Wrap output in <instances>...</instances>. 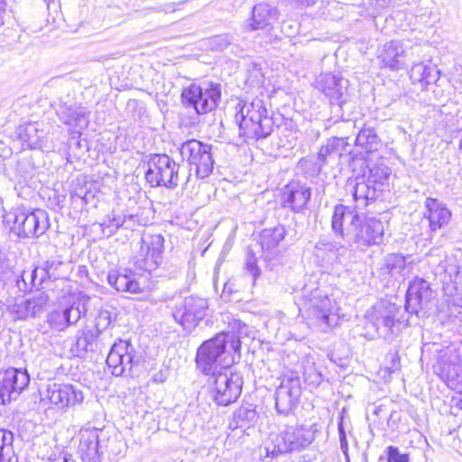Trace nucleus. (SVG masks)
Masks as SVG:
<instances>
[{"mask_svg": "<svg viewBox=\"0 0 462 462\" xmlns=\"http://www.w3.org/2000/svg\"><path fill=\"white\" fill-rule=\"evenodd\" d=\"M246 331L247 326L245 323L236 321L231 330L221 332L205 341L197 351L198 368L205 374L229 368L240 358L241 337Z\"/></svg>", "mask_w": 462, "mask_h": 462, "instance_id": "f257e3e1", "label": "nucleus"}, {"mask_svg": "<svg viewBox=\"0 0 462 462\" xmlns=\"http://www.w3.org/2000/svg\"><path fill=\"white\" fill-rule=\"evenodd\" d=\"M331 227L350 245L363 248L383 242L384 224L370 217L363 222L359 215L351 208L339 204L334 208Z\"/></svg>", "mask_w": 462, "mask_h": 462, "instance_id": "f03ea898", "label": "nucleus"}, {"mask_svg": "<svg viewBox=\"0 0 462 462\" xmlns=\"http://www.w3.org/2000/svg\"><path fill=\"white\" fill-rule=\"evenodd\" d=\"M304 289L301 307L300 310L307 320V324L320 332L330 331L338 321L336 302L333 298L315 289L309 293Z\"/></svg>", "mask_w": 462, "mask_h": 462, "instance_id": "7ed1b4c3", "label": "nucleus"}, {"mask_svg": "<svg viewBox=\"0 0 462 462\" xmlns=\"http://www.w3.org/2000/svg\"><path fill=\"white\" fill-rule=\"evenodd\" d=\"M314 438V430L311 428L288 426L278 434H271L264 448L267 456L275 457L305 448L312 443Z\"/></svg>", "mask_w": 462, "mask_h": 462, "instance_id": "20e7f679", "label": "nucleus"}, {"mask_svg": "<svg viewBox=\"0 0 462 462\" xmlns=\"http://www.w3.org/2000/svg\"><path fill=\"white\" fill-rule=\"evenodd\" d=\"M4 220L21 237H39L50 226L48 213L43 209L14 208L4 216Z\"/></svg>", "mask_w": 462, "mask_h": 462, "instance_id": "39448f33", "label": "nucleus"}, {"mask_svg": "<svg viewBox=\"0 0 462 462\" xmlns=\"http://www.w3.org/2000/svg\"><path fill=\"white\" fill-rule=\"evenodd\" d=\"M221 98V88L217 83L203 82L192 84L183 90L182 103L185 106L193 108L197 114H207L215 109Z\"/></svg>", "mask_w": 462, "mask_h": 462, "instance_id": "423d86ee", "label": "nucleus"}, {"mask_svg": "<svg viewBox=\"0 0 462 462\" xmlns=\"http://www.w3.org/2000/svg\"><path fill=\"white\" fill-rule=\"evenodd\" d=\"M145 171V180L152 187L174 189L179 184L180 165L166 154H152Z\"/></svg>", "mask_w": 462, "mask_h": 462, "instance_id": "0eeeda50", "label": "nucleus"}, {"mask_svg": "<svg viewBox=\"0 0 462 462\" xmlns=\"http://www.w3.org/2000/svg\"><path fill=\"white\" fill-rule=\"evenodd\" d=\"M211 145L196 139L184 142L180 147L183 161L189 165V171H195L197 179H205L210 175L214 168Z\"/></svg>", "mask_w": 462, "mask_h": 462, "instance_id": "6e6552de", "label": "nucleus"}, {"mask_svg": "<svg viewBox=\"0 0 462 462\" xmlns=\"http://www.w3.org/2000/svg\"><path fill=\"white\" fill-rule=\"evenodd\" d=\"M243 383L242 375L228 371V368L212 374L209 386L213 400L222 406L236 402L241 394Z\"/></svg>", "mask_w": 462, "mask_h": 462, "instance_id": "1a4fd4ad", "label": "nucleus"}, {"mask_svg": "<svg viewBox=\"0 0 462 462\" xmlns=\"http://www.w3.org/2000/svg\"><path fill=\"white\" fill-rule=\"evenodd\" d=\"M433 369L450 389L462 393V359L454 345L439 351Z\"/></svg>", "mask_w": 462, "mask_h": 462, "instance_id": "9d476101", "label": "nucleus"}, {"mask_svg": "<svg viewBox=\"0 0 462 462\" xmlns=\"http://www.w3.org/2000/svg\"><path fill=\"white\" fill-rule=\"evenodd\" d=\"M436 306L435 294L430 282L422 278H415L409 284L406 292L405 310L417 317H428Z\"/></svg>", "mask_w": 462, "mask_h": 462, "instance_id": "9b49d317", "label": "nucleus"}, {"mask_svg": "<svg viewBox=\"0 0 462 462\" xmlns=\"http://www.w3.org/2000/svg\"><path fill=\"white\" fill-rule=\"evenodd\" d=\"M399 308L390 301H381L374 307L372 323L378 335L386 340H393L401 332L402 322L396 318Z\"/></svg>", "mask_w": 462, "mask_h": 462, "instance_id": "f8f14e48", "label": "nucleus"}, {"mask_svg": "<svg viewBox=\"0 0 462 462\" xmlns=\"http://www.w3.org/2000/svg\"><path fill=\"white\" fill-rule=\"evenodd\" d=\"M42 402L48 401L56 409L65 411L84 400L83 393L70 383H48L41 392Z\"/></svg>", "mask_w": 462, "mask_h": 462, "instance_id": "ddd939ff", "label": "nucleus"}, {"mask_svg": "<svg viewBox=\"0 0 462 462\" xmlns=\"http://www.w3.org/2000/svg\"><path fill=\"white\" fill-rule=\"evenodd\" d=\"M208 308V304L206 299L189 296L176 306L172 316L184 329L190 331L206 317Z\"/></svg>", "mask_w": 462, "mask_h": 462, "instance_id": "4468645a", "label": "nucleus"}, {"mask_svg": "<svg viewBox=\"0 0 462 462\" xmlns=\"http://www.w3.org/2000/svg\"><path fill=\"white\" fill-rule=\"evenodd\" d=\"M301 394L300 377L291 373L282 380L275 392V407L279 413L288 414L296 408Z\"/></svg>", "mask_w": 462, "mask_h": 462, "instance_id": "2eb2a0df", "label": "nucleus"}, {"mask_svg": "<svg viewBox=\"0 0 462 462\" xmlns=\"http://www.w3.org/2000/svg\"><path fill=\"white\" fill-rule=\"evenodd\" d=\"M30 376L26 370L10 367L0 372V397L4 404L15 400L28 386Z\"/></svg>", "mask_w": 462, "mask_h": 462, "instance_id": "dca6fc26", "label": "nucleus"}, {"mask_svg": "<svg viewBox=\"0 0 462 462\" xmlns=\"http://www.w3.org/2000/svg\"><path fill=\"white\" fill-rule=\"evenodd\" d=\"M134 346L123 340L115 342L106 356V364L113 375L120 376L126 370H131L134 363Z\"/></svg>", "mask_w": 462, "mask_h": 462, "instance_id": "f3484780", "label": "nucleus"}, {"mask_svg": "<svg viewBox=\"0 0 462 462\" xmlns=\"http://www.w3.org/2000/svg\"><path fill=\"white\" fill-rule=\"evenodd\" d=\"M102 430L97 428L81 429L79 433L78 453L84 462H98L102 446Z\"/></svg>", "mask_w": 462, "mask_h": 462, "instance_id": "a211bd4d", "label": "nucleus"}, {"mask_svg": "<svg viewBox=\"0 0 462 462\" xmlns=\"http://www.w3.org/2000/svg\"><path fill=\"white\" fill-rule=\"evenodd\" d=\"M410 54V48L405 42L391 41L383 46L378 59L383 67L399 70L405 67Z\"/></svg>", "mask_w": 462, "mask_h": 462, "instance_id": "6ab92c4d", "label": "nucleus"}, {"mask_svg": "<svg viewBox=\"0 0 462 462\" xmlns=\"http://www.w3.org/2000/svg\"><path fill=\"white\" fill-rule=\"evenodd\" d=\"M48 300L49 298L44 292L32 298L20 297L9 305L8 310L14 319L34 318L43 311Z\"/></svg>", "mask_w": 462, "mask_h": 462, "instance_id": "aec40b11", "label": "nucleus"}, {"mask_svg": "<svg viewBox=\"0 0 462 462\" xmlns=\"http://www.w3.org/2000/svg\"><path fill=\"white\" fill-rule=\"evenodd\" d=\"M317 88L324 93L329 99L331 105L342 107L346 103L344 96L346 91L348 81L342 77L334 74L320 75L316 81Z\"/></svg>", "mask_w": 462, "mask_h": 462, "instance_id": "412c9836", "label": "nucleus"}, {"mask_svg": "<svg viewBox=\"0 0 462 462\" xmlns=\"http://www.w3.org/2000/svg\"><path fill=\"white\" fill-rule=\"evenodd\" d=\"M423 219L427 221L430 233H434L448 225L451 212L439 199L427 198L424 202Z\"/></svg>", "mask_w": 462, "mask_h": 462, "instance_id": "4be33fe9", "label": "nucleus"}, {"mask_svg": "<svg viewBox=\"0 0 462 462\" xmlns=\"http://www.w3.org/2000/svg\"><path fill=\"white\" fill-rule=\"evenodd\" d=\"M310 196L311 190L309 187L299 182H291L283 189L282 205L295 212H300L306 207Z\"/></svg>", "mask_w": 462, "mask_h": 462, "instance_id": "5701e85b", "label": "nucleus"}, {"mask_svg": "<svg viewBox=\"0 0 462 462\" xmlns=\"http://www.w3.org/2000/svg\"><path fill=\"white\" fill-rule=\"evenodd\" d=\"M239 125V134L248 139L266 138L273 130V120L271 116L261 119L243 118L236 121Z\"/></svg>", "mask_w": 462, "mask_h": 462, "instance_id": "b1692460", "label": "nucleus"}, {"mask_svg": "<svg viewBox=\"0 0 462 462\" xmlns=\"http://www.w3.org/2000/svg\"><path fill=\"white\" fill-rule=\"evenodd\" d=\"M79 304L71 305L62 310H55L47 316V322L55 331H63L70 325L76 324L81 318Z\"/></svg>", "mask_w": 462, "mask_h": 462, "instance_id": "393cba45", "label": "nucleus"}, {"mask_svg": "<svg viewBox=\"0 0 462 462\" xmlns=\"http://www.w3.org/2000/svg\"><path fill=\"white\" fill-rule=\"evenodd\" d=\"M57 113L60 119L69 126L79 129L88 126V112L84 107L60 105Z\"/></svg>", "mask_w": 462, "mask_h": 462, "instance_id": "a878e982", "label": "nucleus"}, {"mask_svg": "<svg viewBox=\"0 0 462 462\" xmlns=\"http://www.w3.org/2000/svg\"><path fill=\"white\" fill-rule=\"evenodd\" d=\"M277 17V9L268 2H259L252 11V22L246 25L247 31L263 29L270 22Z\"/></svg>", "mask_w": 462, "mask_h": 462, "instance_id": "bb28decb", "label": "nucleus"}, {"mask_svg": "<svg viewBox=\"0 0 462 462\" xmlns=\"http://www.w3.org/2000/svg\"><path fill=\"white\" fill-rule=\"evenodd\" d=\"M353 199L356 203V208H364L368 206L370 201L375 200L382 189L376 186H373L367 180H357L352 186Z\"/></svg>", "mask_w": 462, "mask_h": 462, "instance_id": "cd10ccee", "label": "nucleus"}, {"mask_svg": "<svg viewBox=\"0 0 462 462\" xmlns=\"http://www.w3.org/2000/svg\"><path fill=\"white\" fill-rule=\"evenodd\" d=\"M435 273L444 274V280L452 282L462 294V266L459 267L456 264V259L453 256L444 254V260H441L435 267Z\"/></svg>", "mask_w": 462, "mask_h": 462, "instance_id": "c85d7f7f", "label": "nucleus"}, {"mask_svg": "<svg viewBox=\"0 0 462 462\" xmlns=\"http://www.w3.org/2000/svg\"><path fill=\"white\" fill-rule=\"evenodd\" d=\"M16 137L29 149H42L43 143V131L40 130L36 123H28L19 125L15 131Z\"/></svg>", "mask_w": 462, "mask_h": 462, "instance_id": "c756f323", "label": "nucleus"}, {"mask_svg": "<svg viewBox=\"0 0 462 462\" xmlns=\"http://www.w3.org/2000/svg\"><path fill=\"white\" fill-rule=\"evenodd\" d=\"M108 283L118 291L136 293L140 291L139 282L134 278V273L130 272L120 273L117 270H111L107 274Z\"/></svg>", "mask_w": 462, "mask_h": 462, "instance_id": "7c9ffc66", "label": "nucleus"}, {"mask_svg": "<svg viewBox=\"0 0 462 462\" xmlns=\"http://www.w3.org/2000/svg\"><path fill=\"white\" fill-rule=\"evenodd\" d=\"M142 241L147 250L144 269L151 271L158 266L162 258L164 239L161 235H153L150 236L148 240L143 239Z\"/></svg>", "mask_w": 462, "mask_h": 462, "instance_id": "2f4dec72", "label": "nucleus"}, {"mask_svg": "<svg viewBox=\"0 0 462 462\" xmlns=\"http://www.w3.org/2000/svg\"><path fill=\"white\" fill-rule=\"evenodd\" d=\"M409 257L398 254H388L384 259L383 270L393 278L398 280L404 277L411 270V262Z\"/></svg>", "mask_w": 462, "mask_h": 462, "instance_id": "473e14b6", "label": "nucleus"}, {"mask_svg": "<svg viewBox=\"0 0 462 462\" xmlns=\"http://www.w3.org/2000/svg\"><path fill=\"white\" fill-rule=\"evenodd\" d=\"M63 266V263L60 260H49L45 263L44 267L35 268L31 273L32 286L37 287L42 285L46 277L49 279H60L62 277V273L60 268Z\"/></svg>", "mask_w": 462, "mask_h": 462, "instance_id": "72a5a7b5", "label": "nucleus"}, {"mask_svg": "<svg viewBox=\"0 0 462 462\" xmlns=\"http://www.w3.org/2000/svg\"><path fill=\"white\" fill-rule=\"evenodd\" d=\"M96 331L88 329L81 331L77 336L75 344L71 347V351L79 357H84L88 352H97L98 346L96 342Z\"/></svg>", "mask_w": 462, "mask_h": 462, "instance_id": "f704fd0d", "label": "nucleus"}, {"mask_svg": "<svg viewBox=\"0 0 462 462\" xmlns=\"http://www.w3.org/2000/svg\"><path fill=\"white\" fill-rule=\"evenodd\" d=\"M355 143L366 152L377 151L381 146L380 138L372 127H363L358 132Z\"/></svg>", "mask_w": 462, "mask_h": 462, "instance_id": "c9c22d12", "label": "nucleus"}, {"mask_svg": "<svg viewBox=\"0 0 462 462\" xmlns=\"http://www.w3.org/2000/svg\"><path fill=\"white\" fill-rule=\"evenodd\" d=\"M262 116H269L264 102L260 98H254L250 103H244L239 112L236 115V120L243 118L261 119Z\"/></svg>", "mask_w": 462, "mask_h": 462, "instance_id": "e433bc0d", "label": "nucleus"}, {"mask_svg": "<svg viewBox=\"0 0 462 462\" xmlns=\"http://www.w3.org/2000/svg\"><path fill=\"white\" fill-rule=\"evenodd\" d=\"M304 381L307 384L317 387L322 382V374L318 371L314 356L308 354L301 358Z\"/></svg>", "mask_w": 462, "mask_h": 462, "instance_id": "4c0bfd02", "label": "nucleus"}, {"mask_svg": "<svg viewBox=\"0 0 462 462\" xmlns=\"http://www.w3.org/2000/svg\"><path fill=\"white\" fill-rule=\"evenodd\" d=\"M257 413L252 404L242 405L233 413L234 429L249 428L256 421Z\"/></svg>", "mask_w": 462, "mask_h": 462, "instance_id": "58836bf2", "label": "nucleus"}, {"mask_svg": "<svg viewBox=\"0 0 462 462\" xmlns=\"http://www.w3.org/2000/svg\"><path fill=\"white\" fill-rule=\"evenodd\" d=\"M285 235V228L281 225L263 230L260 236L262 248L266 251L273 250L284 239Z\"/></svg>", "mask_w": 462, "mask_h": 462, "instance_id": "ea45409f", "label": "nucleus"}, {"mask_svg": "<svg viewBox=\"0 0 462 462\" xmlns=\"http://www.w3.org/2000/svg\"><path fill=\"white\" fill-rule=\"evenodd\" d=\"M439 71L423 63L414 64L411 69V79L413 81L424 82L426 85L435 83L439 79Z\"/></svg>", "mask_w": 462, "mask_h": 462, "instance_id": "a19ab883", "label": "nucleus"}, {"mask_svg": "<svg viewBox=\"0 0 462 462\" xmlns=\"http://www.w3.org/2000/svg\"><path fill=\"white\" fill-rule=\"evenodd\" d=\"M13 442L14 434L9 430H0V462H18Z\"/></svg>", "mask_w": 462, "mask_h": 462, "instance_id": "79ce46f5", "label": "nucleus"}, {"mask_svg": "<svg viewBox=\"0 0 462 462\" xmlns=\"http://www.w3.org/2000/svg\"><path fill=\"white\" fill-rule=\"evenodd\" d=\"M391 174V169L385 165L380 164L375 165L369 171L367 180L373 185L381 189V186L384 184L389 179Z\"/></svg>", "mask_w": 462, "mask_h": 462, "instance_id": "37998d69", "label": "nucleus"}, {"mask_svg": "<svg viewBox=\"0 0 462 462\" xmlns=\"http://www.w3.org/2000/svg\"><path fill=\"white\" fill-rule=\"evenodd\" d=\"M446 132L452 140H457L462 135V112L458 111L446 123Z\"/></svg>", "mask_w": 462, "mask_h": 462, "instance_id": "c03bdc74", "label": "nucleus"}, {"mask_svg": "<svg viewBox=\"0 0 462 462\" xmlns=\"http://www.w3.org/2000/svg\"><path fill=\"white\" fill-rule=\"evenodd\" d=\"M231 43V38L227 34L212 36L206 40V46L212 51H221Z\"/></svg>", "mask_w": 462, "mask_h": 462, "instance_id": "a18cd8bd", "label": "nucleus"}, {"mask_svg": "<svg viewBox=\"0 0 462 462\" xmlns=\"http://www.w3.org/2000/svg\"><path fill=\"white\" fill-rule=\"evenodd\" d=\"M112 322V313L108 310H100L98 316L96 319V325L92 330L103 332L110 331L108 327Z\"/></svg>", "mask_w": 462, "mask_h": 462, "instance_id": "49530a36", "label": "nucleus"}, {"mask_svg": "<svg viewBox=\"0 0 462 462\" xmlns=\"http://www.w3.org/2000/svg\"><path fill=\"white\" fill-rule=\"evenodd\" d=\"M331 127L336 128L338 135L349 136L348 134L355 131L356 122L351 119L336 121Z\"/></svg>", "mask_w": 462, "mask_h": 462, "instance_id": "de8ad7c7", "label": "nucleus"}, {"mask_svg": "<svg viewBox=\"0 0 462 462\" xmlns=\"http://www.w3.org/2000/svg\"><path fill=\"white\" fill-rule=\"evenodd\" d=\"M245 269L251 274L253 282H254L256 278L260 275L261 271L257 266V260L255 255L251 252L247 253Z\"/></svg>", "mask_w": 462, "mask_h": 462, "instance_id": "09e8293b", "label": "nucleus"}, {"mask_svg": "<svg viewBox=\"0 0 462 462\" xmlns=\"http://www.w3.org/2000/svg\"><path fill=\"white\" fill-rule=\"evenodd\" d=\"M124 224V220L121 219L120 217H113L112 218H108V222L104 221L100 226L102 227V231L105 234V229H107V236H111L114 234L120 226Z\"/></svg>", "mask_w": 462, "mask_h": 462, "instance_id": "8fccbe9b", "label": "nucleus"}, {"mask_svg": "<svg viewBox=\"0 0 462 462\" xmlns=\"http://www.w3.org/2000/svg\"><path fill=\"white\" fill-rule=\"evenodd\" d=\"M246 83L251 87L261 86L263 83V75L260 68L254 67L249 70Z\"/></svg>", "mask_w": 462, "mask_h": 462, "instance_id": "3c124183", "label": "nucleus"}, {"mask_svg": "<svg viewBox=\"0 0 462 462\" xmlns=\"http://www.w3.org/2000/svg\"><path fill=\"white\" fill-rule=\"evenodd\" d=\"M96 342L98 346L97 352H102L104 348H106L111 342L112 339V332L111 331H103L98 332L96 331Z\"/></svg>", "mask_w": 462, "mask_h": 462, "instance_id": "603ef678", "label": "nucleus"}, {"mask_svg": "<svg viewBox=\"0 0 462 462\" xmlns=\"http://www.w3.org/2000/svg\"><path fill=\"white\" fill-rule=\"evenodd\" d=\"M386 453L391 462H409V456L407 454H401L397 447L389 446Z\"/></svg>", "mask_w": 462, "mask_h": 462, "instance_id": "864d4df0", "label": "nucleus"}, {"mask_svg": "<svg viewBox=\"0 0 462 462\" xmlns=\"http://www.w3.org/2000/svg\"><path fill=\"white\" fill-rule=\"evenodd\" d=\"M332 144H326L322 146L318 153V160H319V167L321 168L326 162L329 156L333 154V152L330 151V148Z\"/></svg>", "mask_w": 462, "mask_h": 462, "instance_id": "5fc2aeb1", "label": "nucleus"}, {"mask_svg": "<svg viewBox=\"0 0 462 462\" xmlns=\"http://www.w3.org/2000/svg\"><path fill=\"white\" fill-rule=\"evenodd\" d=\"M334 137H335V139L338 140V142L337 143V145L338 146L339 156H341L344 152H347L346 146H348V144H349L347 142L349 136L337 135V136H334Z\"/></svg>", "mask_w": 462, "mask_h": 462, "instance_id": "6e6d98bb", "label": "nucleus"}, {"mask_svg": "<svg viewBox=\"0 0 462 462\" xmlns=\"http://www.w3.org/2000/svg\"><path fill=\"white\" fill-rule=\"evenodd\" d=\"M10 16L11 11L6 8L5 2H0V26L4 25L5 20Z\"/></svg>", "mask_w": 462, "mask_h": 462, "instance_id": "4d7b16f0", "label": "nucleus"}, {"mask_svg": "<svg viewBox=\"0 0 462 462\" xmlns=\"http://www.w3.org/2000/svg\"><path fill=\"white\" fill-rule=\"evenodd\" d=\"M338 432H339V441L342 450L347 449V441H346V431L343 429L342 421L338 423Z\"/></svg>", "mask_w": 462, "mask_h": 462, "instance_id": "13d9d810", "label": "nucleus"}, {"mask_svg": "<svg viewBox=\"0 0 462 462\" xmlns=\"http://www.w3.org/2000/svg\"><path fill=\"white\" fill-rule=\"evenodd\" d=\"M9 269V265L6 263L5 258L0 254V275L6 274Z\"/></svg>", "mask_w": 462, "mask_h": 462, "instance_id": "bf43d9fd", "label": "nucleus"}, {"mask_svg": "<svg viewBox=\"0 0 462 462\" xmlns=\"http://www.w3.org/2000/svg\"><path fill=\"white\" fill-rule=\"evenodd\" d=\"M338 142L337 139H335V137H332L330 139L328 140L327 143L326 144H332L330 148V151L333 152V153H337L339 155V150H338V146L337 145V143Z\"/></svg>", "mask_w": 462, "mask_h": 462, "instance_id": "052dcab7", "label": "nucleus"}, {"mask_svg": "<svg viewBox=\"0 0 462 462\" xmlns=\"http://www.w3.org/2000/svg\"><path fill=\"white\" fill-rule=\"evenodd\" d=\"M58 9L60 7V2H48L47 8L50 10L51 8Z\"/></svg>", "mask_w": 462, "mask_h": 462, "instance_id": "680f3d73", "label": "nucleus"}, {"mask_svg": "<svg viewBox=\"0 0 462 462\" xmlns=\"http://www.w3.org/2000/svg\"><path fill=\"white\" fill-rule=\"evenodd\" d=\"M378 462H391L389 457H380L379 459H378Z\"/></svg>", "mask_w": 462, "mask_h": 462, "instance_id": "e2e57ef3", "label": "nucleus"}, {"mask_svg": "<svg viewBox=\"0 0 462 462\" xmlns=\"http://www.w3.org/2000/svg\"><path fill=\"white\" fill-rule=\"evenodd\" d=\"M328 246V249L330 250L331 249V245L329 244L326 245V244H323L322 242H319L318 245H317V248L319 249L321 246Z\"/></svg>", "mask_w": 462, "mask_h": 462, "instance_id": "0e129e2a", "label": "nucleus"}, {"mask_svg": "<svg viewBox=\"0 0 462 462\" xmlns=\"http://www.w3.org/2000/svg\"><path fill=\"white\" fill-rule=\"evenodd\" d=\"M459 149L462 150V134L457 138Z\"/></svg>", "mask_w": 462, "mask_h": 462, "instance_id": "69168bd1", "label": "nucleus"}, {"mask_svg": "<svg viewBox=\"0 0 462 462\" xmlns=\"http://www.w3.org/2000/svg\"><path fill=\"white\" fill-rule=\"evenodd\" d=\"M430 263H431L432 264H434V261H433V259H432V258L430 259Z\"/></svg>", "mask_w": 462, "mask_h": 462, "instance_id": "338daca9", "label": "nucleus"}]
</instances>
